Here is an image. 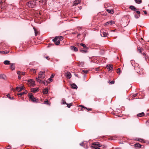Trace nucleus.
Here are the masks:
<instances>
[{
    "mask_svg": "<svg viewBox=\"0 0 149 149\" xmlns=\"http://www.w3.org/2000/svg\"><path fill=\"white\" fill-rule=\"evenodd\" d=\"M27 5L29 7L33 8L35 6L36 2L34 1H31L27 3Z\"/></svg>",
    "mask_w": 149,
    "mask_h": 149,
    "instance_id": "obj_1",
    "label": "nucleus"
},
{
    "mask_svg": "<svg viewBox=\"0 0 149 149\" xmlns=\"http://www.w3.org/2000/svg\"><path fill=\"white\" fill-rule=\"evenodd\" d=\"M29 99L33 102L37 103L38 102V100L35 98L33 95L31 94L29 95Z\"/></svg>",
    "mask_w": 149,
    "mask_h": 149,
    "instance_id": "obj_2",
    "label": "nucleus"
},
{
    "mask_svg": "<svg viewBox=\"0 0 149 149\" xmlns=\"http://www.w3.org/2000/svg\"><path fill=\"white\" fill-rule=\"evenodd\" d=\"M45 72H40L38 74V78H38L40 79V78L41 79H43L44 78L45 76Z\"/></svg>",
    "mask_w": 149,
    "mask_h": 149,
    "instance_id": "obj_3",
    "label": "nucleus"
},
{
    "mask_svg": "<svg viewBox=\"0 0 149 149\" xmlns=\"http://www.w3.org/2000/svg\"><path fill=\"white\" fill-rule=\"evenodd\" d=\"M24 89V87L23 86H17L16 87V89L12 88V90L13 92L15 91L16 90H17V91L18 92H20L23 89Z\"/></svg>",
    "mask_w": 149,
    "mask_h": 149,
    "instance_id": "obj_4",
    "label": "nucleus"
},
{
    "mask_svg": "<svg viewBox=\"0 0 149 149\" xmlns=\"http://www.w3.org/2000/svg\"><path fill=\"white\" fill-rule=\"evenodd\" d=\"M115 22L111 20L107 22L104 24V25L105 26H107L108 25L110 24V25H112L113 24H114Z\"/></svg>",
    "mask_w": 149,
    "mask_h": 149,
    "instance_id": "obj_5",
    "label": "nucleus"
},
{
    "mask_svg": "<svg viewBox=\"0 0 149 149\" xmlns=\"http://www.w3.org/2000/svg\"><path fill=\"white\" fill-rule=\"evenodd\" d=\"M106 67L109 70V71L113 70V68L112 65H107Z\"/></svg>",
    "mask_w": 149,
    "mask_h": 149,
    "instance_id": "obj_6",
    "label": "nucleus"
},
{
    "mask_svg": "<svg viewBox=\"0 0 149 149\" xmlns=\"http://www.w3.org/2000/svg\"><path fill=\"white\" fill-rule=\"evenodd\" d=\"M36 80L39 83L41 84H43L44 85H45L46 84V81H43L41 79H40L38 78H36Z\"/></svg>",
    "mask_w": 149,
    "mask_h": 149,
    "instance_id": "obj_7",
    "label": "nucleus"
},
{
    "mask_svg": "<svg viewBox=\"0 0 149 149\" xmlns=\"http://www.w3.org/2000/svg\"><path fill=\"white\" fill-rule=\"evenodd\" d=\"M28 82L31 83V85L32 86H34L35 85V81L32 79H30L29 80Z\"/></svg>",
    "mask_w": 149,
    "mask_h": 149,
    "instance_id": "obj_8",
    "label": "nucleus"
},
{
    "mask_svg": "<svg viewBox=\"0 0 149 149\" xmlns=\"http://www.w3.org/2000/svg\"><path fill=\"white\" fill-rule=\"evenodd\" d=\"M108 34L107 33L104 32H101L100 33V35L102 37H106L107 36Z\"/></svg>",
    "mask_w": 149,
    "mask_h": 149,
    "instance_id": "obj_9",
    "label": "nucleus"
},
{
    "mask_svg": "<svg viewBox=\"0 0 149 149\" xmlns=\"http://www.w3.org/2000/svg\"><path fill=\"white\" fill-rule=\"evenodd\" d=\"M92 145L93 146H97L98 147H101L102 146V145L100 143L98 142H96L93 143H92Z\"/></svg>",
    "mask_w": 149,
    "mask_h": 149,
    "instance_id": "obj_10",
    "label": "nucleus"
},
{
    "mask_svg": "<svg viewBox=\"0 0 149 149\" xmlns=\"http://www.w3.org/2000/svg\"><path fill=\"white\" fill-rule=\"evenodd\" d=\"M72 77L71 74L70 72H68L66 73V77L68 79H69L71 78Z\"/></svg>",
    "mask_w": 149,
    "mask_h": 149,
    "instance_id": "obj_11",
    "label": "nucleus"
},
{
    "mask_svg": "<svg viewBox=\"0 0 149 149\" xmlns=\"http://www.w3.org/2000/svg\"><path fill=\"white\" fill-rule=\"evenodd\" d=\"M71 88L73 89H77V86L74 83H73L71 85Z\"/></svg>",
    "mask_w": 149,
    "mask_h": 149,
    "instance_id": "obj_12",
    "label": "nucleus"
},
{
    "mask_svg": "<svg viewBox=\"0 0 149 149\" xmlns=\"http://www.w3.org/2000/svg\"><path fill=\"white\" fill-rule=\"evenodd\" d=\"M71 49L74 51L77 52L78 51L77 48L75 46H71L70 47Z\"/></svg>",
    "mask_w": 149,
    "mask_h": 149,
    "instance_id": "obj_13",
    "label": "nucleus"
},
{
    "mask_svg": "<svg viewBox=\"0 0 149 149\" xmlns=\"http://www.w3.org/2000/svg\"><path fill=\"white\" fill-rule=\"evenodd\" d=\"M27 93V91L23 92H21L18 94V96L19 97H21L23 95L26 94Z\"/></svg>",
    "mask_w": 149,
    "mask_h": 149,
    "instance_id": "obj_14",
    "label": "nucleus"
},
{
    "mask_svg": "<svg viewBox=\"0 0 149 149\" xmlns=\"http://www.w3.org/2000/svg\"><path fill=\"white\" fill-rule=\"evenodd\" d=\"M81 2V1L79 0H77L74 1L73 2V6H76L79 3Z\"/></svg>",
    "mask_w": 149,
    "mask_h": 149,
    "instance_id": "obj_15",
    "label": "nucleus"
},
{
    "mask_svg": "<svg viewBox=\"0 0 149 149\" xmlns=\"http://www.w3.org/2000/svg\"><path fill=\"white\" fill-rule=\"evenodd\" d=\"M3 63L6 65H9L11 64L10 61L7 60L4 61Z\"/></svg>",
    "mask_w": 149,
    "mask_h": 149,
    "instance_id": "obj_16",
    "label": "nucleus"
},
{
    "mask_svg": "<svg viewBox=\"0 0 149 149\" xmlns=\"http://www.w3.org/2000/svg\"><path fill=\"white\" fill-rule=\"evenodd\" d=\"M11 65L10 66V68L12 70H13L15 69V64L14 63H11Z\"/></svg>",
    "mask_w": 149,
    "mask_h": 149,
    "instance_id": "obj_17",
    "label": "nucleus"
},
{
    "mask_svg": "<svg viewBox=\"0 0 149 149\" xmlns=\"http://www.w3.org/2000/svg\"><path fill=\"white\" fill-rule=\"evenodd\" d=\"M48 91V90L47 88H46L44 89L43 91V93L45 94H47Z\"/></svg>",
    "mask_w": 149,
    "mask_h": 149,
    "instance_id": "obj_18",
    "label": "nucleus"
},
{
    "mask_svg": "<svg viewBox=\"0 0 149 149\" xmlns=\"http://www.w3.org/2000/svg\"><path fill=\"white\" fill-rule=\"evenodd\" d=\"M129 8L131 10H136L137 9L134 6H130Z\"/></svg>",
    "mask_w": 149,
    "mask_h": 149,
    "instance_id": "obj_19",
    "label": "nucleus"
},
{
    "mask_svg": "<svg viewBox=\"0 0 149 149\" xmlns=\"http://www.w3.org/2000/svg\"><path fill=\"white\" fill-rule=\"evenodd\" d=\"M144 115H145L144 113L143 112H142L141 113H139V114H137V116L138 117H141L144 116Z\"/></svg>",
    "mask_w": 149,
    "mask_h": 149,
    "instance_id": "obj_20",
    "label": "nucleus"
},
{
    "mask_svg": "<svg viewBox=\"0 0 149 149\" xmlns=\"http://www.w3.org/2000/svg\"><path fill=\"white\" fill-rule=\"evenodd\" d=\"M17 74L18 75H24L25 74V73L24 72H21L20 71H18L17 72Z\"/></svg>",
    "mask_w": 149,
    "mask_h": 149,
    "instance_id": "obj_21",
    "label": "nucleus"
},
{
    "mask_svg": "<svg viewBox=\"0 0 149 149\" xmlns=\"http://www.w3.org/2000/svg\"><path fill=\"white\" fill-rule=\"evenodd\" d=\"M107 11L109 13L111 14H113L114 13L113 10V9L109 10L108 9H107Z\"/></svg>",
    "mask_w": 149,
    "mask_h": 149,
    "instance_id": "obj_22",
    "label": "nucleus"
},
{
    "mask_svg": "<svg viewBox=\"0 0 149 149\" xmlns=\"http://www.w3.org/2000/svg\"><path fill=\"white\" fill-rule=\"evenodd\" d=\"M38 89L35 88H32L31 89V91L32 92L35 93L38 91Z\"/></svg>",
    "mask_w": 149,
    "mask_h": 149,
    "instance_id": "obj_23",
    "label": "nucleus"
},
{
    "mask_svg": "<svg viewBox=\"0 0 149 149\" xmlns=\"http://www.w3.org/2000/svg\"><path fill=\"white\" fill-rule=\"evenodd\" d=\"M141 145L139 143H136L134 144V146L135 147L141 148Z\"/></svg>",
    "mask_w": 149,
    "mask_h": 149,
    "instance_id": "obj_24",
    "label": "nucleus"
},
{
    "mask_svg": "<svg viewBox=\"0 0 149 149\" xmlns=\"http://www.w3.org/2000/svg\"><path fill=\"white\" fill-rule=\"evenodd\" d=\"M133 66L134 67L135 70H136V68H139V64L137 63H135V64Z\"/></svg>",
    "mask_w": 149,
    "mask_h": 149,
    "instance_id": "obj_25",
    "label": "nucleus"
},
{
    "mask_svg": "<svg viewBox=\"0 0 149 149\" xmlns=\"http://www.w3.org/2000/svg\"><path fill=\"white\" fill-rule=\"evenodd\" d=\"M135 2L137 4H140L142 2V0H134Z\"/></svg>",
    "mask_w": 149,
    "mask_h": 149,
    "instance_id": "obj_26",
    "label": "nucleus"
},
{
    "mask_svg": "<svg viewBox=\"0 0 149 149\" xmlns=\"http://www.w3.org/2000/svg\"><path fill=\"white\" fill-rule=\"evenodd\" d=\"M80 45L82 46L83 47L86 48L87 49H88V48L84 44L81 43L80 44Z\"/></svg>",
    "mask_w": 149,
    "mask_h": 149,
    "instance_id": "obj_27",
    "label": "nucleus"
},
{
    "mask_svg": "<svg viewBox=\"0 0 149 149\" xmlns=\"http://www.w3.org/2000/svg\"><path fill=\"white\" fill-rule=\"evenodd\" d=\"M80 50L81 52H82L84 53H86L87 52V50H83V49H80Z\"/></svg>",
    "mask_w": 149,
    "mask_h": 149,
    "instance_id": "obj_28",
    "label": "nucleus"
},
{
    "mask_svg": "<svg viewBox=\"0 0 149 149\" xmlns=\"http://www.w3.org/2000/svg\"><path fill=\"white\" fill-rule=\"evenodd\" d=\"M58 39V37L57 36L55 37V38L53 39L52 41L53 42H56L57 41Z\"/></svg>",
    "mask_w": 149,
    "mask_h": 149,
    "instance_id": "obj_29",
    "label": "nucleus"
},
{
    "mask_svg": "<svg viewBox=\"0 0 149 149\" xmlns=\"http://www.w3.org/2000/svg\"><path fill=\"white\" fill-rule=\"evenodd\" d=\"M9 52V51H7V50L2 51V53L4 54H8Z\"/></svg>",
    "mask_w": 149,
    "mask_h": 149,
    "instance_id": "obj_30",
    "label": "nucleus"
},
{
    "mask_svg": "<svg viewBox=\"0 0 149 149\" xmlns=\"http://www.w3.org/2000/svg\"><path fill=\"white\" fill-rule=\"evenodd\" d=\"M60 43V41L59 40H57L56 41L55 43V44L56 45H58Z\"/></svg>",
    "mask_w": 149,
    "mask_h": 149,
    "instance_id": "obj_31",
    "label": "nucleus"
},
{
    "mask_svg": "<svg viewBox=\"0 0 149 149\" xmlns=\"http://www.w3.org/2000/svg\"><path fill=\"white\" fill-rule=\"evenodd\" d=\"M62 104H66L67 103L65 101V100L64 99H63L62 100Z\"/></svg>",
    "mask_w": 149,
    "mask_h": 149,
    "instance_id": "obj_32",
    "label": "nucleus"
},
{
    "mask_svg": "<svg viewBox=\"0 0 149 149\" xmlns=\"http://www.w3.org/2000/svg\"><path fill=\"white\" fill-rule=\"evenodd\" d=\"M7 96L8 97V98L10 100H13L14 99V98L13 97H11L9 94H8L7 95Z\"/></svg>",
    "mask_w": 149,
    "mask_h": 149,
    "instance_id": "obj_33",
    "label": "nucleus"
},
{
    "mask_svg": "<svg viewBox=\"0 0 149 149\" xmlns=\"http://www.w3.org/2000/svg\"><path fill=\"white\" fill-rule=\"evenodd\" d=\"M31 72H33V73H35L36 72V70L34 69H31L30 70Z\"/></svg>",
    "mask_w": 149,
    "mask_h": 149,
    "instance_id": "obj_34",
    "label": "nucleus"
},
{
    "mask_svg": "<svg viewBox=\"0 0 149 149\" xmlns=\"http://www.w3.org/2000/svg\"><path fill=\"white\" fill-rule=\"evenodd\" d=\"M66 104L67 105V107L68 108H70V107L72 105V104L71 103H70V104H67V103Z\"/></svg>",
    "mask_w": 149,
    "mask_h": 149,
    "instance_id": "obj_35",
    "label": "nucleus"
},
{
    "mask_svg": "<svg viewBox=\"0 0 149 149\" xmlns=\"http://www.w3.org/2000/svg\"><path fill=\"white\" fill-rule=\"evenodd\" d=\"M131 63L132 66L134 65L135 64V63H135V61L134 60H131Z\"/></svg>",
    "mask_w": 149,
    "mask_h": 149,
    "instance_id": "obj_36",
    "label": "nucleus"
},
{
    "mask_svg": "<svg viewBox=\"0 0 149 149\" xmlns=\"http://www.w3.org/2000/svg\"><path fill=\"white\" fill-rule=\"evenodd\" d=\"M140 16V15H136V14H135L134 15V17L136 18V19H137L138 18H139Z\"/></svg>",
    "mask_w": 149,
    "mask_h": 149,
    "instance_id": "obj_37",
    "label": "nucleus"
},
{
    "mask_svg": "<svg viewBox=\"0 0 149 149\" xmlns=\"http://www.w3.org/2000/svg\"><path fill=\"white\" fill-rule=\"evenodd\" d=\"M120 68H119L117 69V73L118 74H120Z\"/></svg>",
    "mask_w": 149,
    "mask_h": 149,
    "instance_id": "obj_38",
    "label": "nucleus"
},
{
    "mask_svg": "<svg viewBox=\"0 0 149 149\" xmlns=\"http://www.w3.org/2000/svg\"><path fill=\"white\" fill-rule=\"evenodd\" d=\"M92 147L93 148H94L95 149H100V148H99V147H98L92 146Z\"/></svg>",
    "mask_w": 149,
    "mask_h": 149,
    "instance_id": "obj_39",
    "label": "nucleus"
},
{
    "mask_svg": "<svg viewBox=\"0 0 149 149\" xmlns=\"http://www.w3.org/2000/svg\"><path fill=\"white\" fill-rule=\"evenodd\" d=\"M42 3L43 4L45 5L46 3V1L45 0H42Z\"/></svg>",
    "mask_w": 149,
    "mask_h": 149,
    "instance_id": "obj_40",
    "label": "nucleus"
},
{
    "mask_svg": "<svg viewBox=\"0 0 149 149\" xmlns=\"http://www.w3.org/2000/svg\"><path fill=\"white\" fill-rule=\"evenodd\" d=\"M138 94V93H136L135 94H133L132 95V97L134 98V97H135Z\"/></svg>",
    "mask_w": 149,
    "mask_h": 149,
    "instance_id": "obj_41",
    "label": "nucleus"
},
{
    "mask_svg": "<svg viewBox=\"0 0 149 149\" xmlns=\"http://www.w3.org/2000/svg\"><path fill=\"white\" fill-rule=\"evenodd\" d=\"M58 37V38L59 39H60V40H63V37L62 36H59Z\"/></svg>",
    "mask_w": 149,
    "mask_h": 149,
    "instance_id": "obj_42",
    "label": "nucleus"
},
{
    "mask_svg": "<svg viewBox=\"0 0 149 149\" xmlns=\"http://www.w3.org/2000/svg\"><path fill=\"white\" fill-rule=\"evenodd\" d=\"M33 29H34V31H35V36H37V33L36 32V30L35 29V28L34 27L33 28Z\"/></svg>",
    "mask_w": 149,
    "mask_h": 149,
    "instance_id": "obj_43",
    "label": "nucleus"
},
{
    "mask_svg": "<svg viewBox=\"0 0 149 149\" xmlns=\"http://www.w3.org/2000/svg\"><path fill=\"white\" fill-rule=\"evenodd\" d=\"M82 72L84 73L85 74H87V72H88V71L87 70H83L82 71Z\"/></svg>",
    "mask_w": 149,
    "mask_h": 149,
    "instance_id": "obj_44",
    "label": "nucleus"
},
{
    "mask_svg": "<svg viewBox=\"0 0 149 149\" xmlns=\"http://www.w3.org/2000/svg\"><path fill=\"white\" fill-rule=\"evenodd\" d=\"M114 81H112L111 82H109V84H114Z\"/></svg>",
    "mask_w": 149,
    "mask_h": 149,
    "instance_id": "obj_45",
    "label": "nucleus"
},
{
    "mask_svg": "<svg viewBox=\"0 0 149 149\" xmlns=\"http://www.w3.org/2000/svg\"><path fill=\"white\" fill-rule=\"evenodd\" d=\"M54 74H52L51 76V77H50V79H52V78H53L54 76Z\"/></svg>",
    "mask_w": 149,
    "mask_h": 149,
    "instance_id": "obj_46",
    "label": "nucleus"
},
{
    "mask_svg": "<svg viewBox=\"0 0 149 149\" xmlns=\"http://www.w3.org/2000/svg\"><path fill=\"white\" fill-rule=\"evenodd\" d=\"M45 104H48V100L45 101L44 102Z\"/></svg>",
    "mask_w": 149,
    "mask_h": 149,
    "instance_id": "obj_47",
    "label": "nucleus"
},
{
    "mask_svg": "<svg viewBox=\"0 0 149 149\" xmlns=\"http://www.w3.org/2000/svg\"><path fill=\"white\" fill-rule=\"evenodd\" d=\"M1 78L4 79V77L5 76V75L4 74H1Z\"/></svg>",
    "mask_w": 149,
    "mask_h": 149,
    "instance_id": "obj_48",
    "label": "nucleus"
},
{
    "mask_svg": "<svg viewBox=\"0 0 149 149\" xmlns=\"http://www.w3.org/2000/svg\"><path fill=\"white\" fill-rule=\"evenodd\" d=\"M80 107H82V108H84V109H87V108L82 105H80L79 106Z\"/></svg>",
    "mask_w": 149,
    "mask_h": 149,
    "instance_id": "obj_49",
    "label": "nucleus"
},
{
    "mask_svg": "<svg viewBox=\"0 0 149 149\" xmlns=\"http://www.w3.org/2000/svg\"><path fill=\"white\" fill-rule=\"evenodd\" d=\"M84 145L83 142H82L79 144V145L81 146H83Z\"/></svg>",
    "mask_w": 149,
    "mask_h": 149,
    "instance_id": "obj_50",
    "label": "nucleus"
},
{
    "mask_svg": "<svg viewBox=\"0 0 149 149\" xmlns=\"http://www.w3.org/2000/svg\"><path fill=\"white\" fill-rule=\"evenodd\" d=\"M87 109L88 111H92V109L91 108H87V109Z\"/></svg>",
    "mask_w": 149,
    "mask_h": 149,
    "instance_id": "obj_51",
    "label": "nucleus"
},
{
    "mask_svg": "<svg viewBox=\"0 0 149 149\" xmlns=\"http://www.w3.org/2000/svg\"><path fill=\"white\" fill-rule=\"evenodd\" d=\"M138 140L139 141H143V140L141 139H139Z\"/></svg>",
    "mask_w": 149,
    "mask_h": 149,
    "instance_id": "obj_52",
    "label": "nucleus"
},
{
    "mask_svg": "<svg viewBox=\"0 0 149 149\" xmlns=\"http://www.w3.org/2000/svg\"><path fill=\"white\" fill-rule=\"evenodd\" d=\"M138 50L139 51V52L140 53H141V49L140 48V49H139V48L138 47Z\"/></svg>",
    "mask_w": 149,
    "mask_h": 149,
    "instance_id": "obj_53",
    "label": "nucleus"
},
{
    "mask_svg": "<svg viewBox=\"0 0 149 149\" xmlns=\"http://www.w3.org/2000/svg\"><path fill=\"white\" fill-rule=\"evenodd\" d=\"M45 58H46V59H47V60H49V59H48L49 58V56H47L45 57Z\"/></svg>",
    "mask_w": 149,
    "mask_h": 149,
    "instance_id": "obj_54",
    "label": "nucleus"
},
{
    "mask_svg": "<svg viewBox=\"0 0 149 149\" xmlns=\"http://www.w3.org/2000/svg\"><path fill=\"white\" fill-rule=\"evenodd\" d=\"M18 78L19 79H20L21 78V77L20 76V75H18Z\"/></svg>",
    "mask_w": 149,
    "mask_h": 149,
    "instance_id": "obj_55",
    "label": "nucleus"
},
{
    "mask_svg": "<svg viewBox=\"0 0 149 149\" xmlns=\"http://www.w3.org/2000/svg\"><path fill=\"white\" fill-rule=\"evenodd\" d=\"M143 55L144 56H145V58H146V53H143Z\"/></svg>",
    "mask_w": 149,
    "mask_h": 149,
    "instance_id": "obj_56",
    "label": "nucleus"
},
{
    "mask_svg": "<svg viewBox=\"0 0 149 149\" xmlns=\"http://www.w3.org/2000/svg\"><path fill=\"white\" fill-rule=\"evenodd\" d=\"M6 148L8 149H10L11 148V146H9L7 147Z\"/></svg>",
    "mask_w": 149,
    "mask_h": 149,
    "instance_id": "obj_57",
    "label": "nucleus"
},
{
    "mask_svg": "<svg viewBox=\"0 0 149 149\" xmlns=\"http://www.w3.org/2000/svg\"><path fill=\"white\" fill-rule=\"evenodd\" d=\"M136 12L138 14H140V12L139 11H136Z\"/></svg>",
    "mask_w": 149,
    "mask_h": 149,
    "instance_id": "obj_58",
    "label": "nucleus"
},
{
    "mask_svg": "<svg viewBox=\"0 0 149 149\" xmlns=\"http://www.w3.org/2000/svg\"><path fill=\"white\" fill-rule=\"evenodd\" d=\"M82 27H81L79 26L78 27L77 29H78V30H80V29H81Z\"/></svg>",
    "mask_w": 149,
    "mask_h": 149,
    "instance_id": "obj_59",
    "label": "nucleus"
},
{
    "mask_svg": "<svg viewBox=\"0 0 149 149\" xmlns=\"http://www.w3.org/2000/svg\"><path fill=\"white\" fill-rule=\"evenodd\" d=\"M77 32H74L72 33V34H76Z\"/></svg>",
    "mask_w": 149,
    "mask_h": 149,
    "instance_id": "obj_60",
    "label": "nucleus"
},
{
    "mask_svg": "<svg viewBox=\"0 0 149 149\" xmlns=\"http://www.w3.org/2000/svg\"><path fill=\"white\" fill-rule=\"evenodd\" d=\"M143 12L145 14H147V12L146 11L143 10Z\"/></svg>",
    "mask_w": 149,
    "mask_h": 149,
    "instance_id": "obj_61",
    "label": "nucleus"
},
{
    "mask_svg": "<svg viewBox=\"0 0 149 149\" xmlns=\"http://www.w3.org/2000/svg\"><path fill=\"white\" fill-rule=\"evenodd\" d=\"M49 80L50 81H52V79H50V78L49 79Z\"/></svg>",
    "mask_w": 149,
    "mask_h": 149,
    "instance_id": "obj_62",
    "label": "nucleus"
},
{
    "mask_svg": "<svg viewBox=\"0 0 149 149\" xmlns=\"http://www.w3.org/2000/svg\"><path fill=\"white\" fill-rule=\"evenodd\" d=\"M75 76L78 77V75L77 74H74Z\"/></svg>",
    "mask_w": 149,
    "mask_h": 149,
    "instance_id": "obj_63",
    "label": "nucleus"
},
{
    "mask_svg": "<svg viewBox=\"0 0 149 149\" xmlns=\"http://www.w3.org/2000/svg\"><path fill=\"white\" fill-rule=\"evenodd\" d=\"M115 149H120V148H116Z\"/></svg>",
    "mask_w": 149,
    "mask_h": 149,
    "instance_id": "obj_64",
    "label": "nucleus"
}]
</instances>
